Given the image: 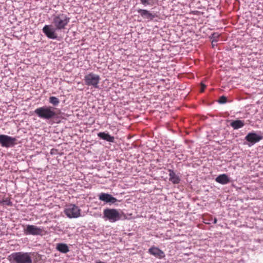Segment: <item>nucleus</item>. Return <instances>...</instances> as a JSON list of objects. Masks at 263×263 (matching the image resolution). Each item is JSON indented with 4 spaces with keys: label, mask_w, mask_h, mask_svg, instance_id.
<instances>
[{
    "label": "nucleus",
    "mask_w": 263,
    "mask_h": 263,
    "mask_svg": "<svg viewBox=\"0 0 263 263\" xmlns=\"http://www.w3.org/2000/svg\"><path fill=\"white\" fill-rule=\"evenodd\" d=\"M263 139V136L258 135L255 132L249 133L245 137V140L249 142V146H252Z\"/></svg>",
    "instance_id": "obj_9"
},
{
    "label": "nucleus",
    "mask_w": 263,
    "mask_h": 263,
    "mask_svg": "<svg viewBox=\"0 0 263 263\" xmlns=\"http://www.w3.org/2000/svg\"><path fill=\"white\" fill-rule=\"evenodd\" d=\"M169 172V180L173 184H178L180 182L179 176L175 174L173 170L168 169Z\"/></svg>",
    "instance_id": "obj_14"
},
{
    "label": "nucleus",
    "mask_w": 263,
    "mask_h": 263,
    "mask_svg": "<svg viewBox=\"0 0 263 263\" xmlns=\"http://www.w3.org/2000/svg\"><path fill=\"white\" fill-rule=\"evenodd\" d=\"M56 249L62 253H67L69 251V248L68 245L64 243H57Z\"/></svg>",
    "instance_id": "obj_16"
},
{
    "label": "nucleus",
    "mask_w": 263,
    "mask_h": 263,
    "mask_svg": "<svg viewBox=\"0 0 263 263\" xmlns=\"http://www.w3.org/2000/svg\"><path fill=\"white\" fill-rule=\"evenodd\" d=\"M137 12L140 16L147 21H152L157 16L156 13H152L150 11L146 9H139Z\"/></svg>",
    "instance_id": "obj_11"
},
{
    "label": "nucleus",
    "mask_w": 263,
    "mask_h": 263,
    "mask_svg": "<svg viewBox=\"0 0 263 263\" xmlns=\"http://www.w3.org/2000/svg\"><path fill=\"white\" fill-rule=\"evenodd\" d=\"M15 138L6 135H0V144L4 147H10L15 144Z\"/></svg>",
    "instance_id": "obj_8"
},
{
    "label": "nucleus",
    "mask_w": 263,
    "mask_h": 263,
    "mask_svg": "<svg viewBox=\"0 0 263 263\" xmlns=\"http://www.w3.org/2000/svg\"><path fill=\"white\" fill-rule=\"evenodd\" d=\"M227 101V98L224 96H221L219 99V100H218V102L220 104H224L225 103H226Z\"/></svg>",
    "instance_id": "obj_22"
},
{
    "label": "nucleus",
    "mask_w": 263,
    "mask_h": 263,
    "mask_svg": "<svg viewBox=\"0 0 263 263\" xmlns=\"http://www.w3.org/2000/svg\"><path fill=\"white\" fill-rule=\"evenodd\" d=\"M216 44V43H213V44H212L213 47H214L215 46Z\"/></svg>",
    "instance_id": "obj_25"
},
{
    "label": "nucleus",
    "mask_w": 263,
    "mask_h": 263,
    "mask_svg": "<svg viewBox=\"0 0 263 263\" xmlns=\"http://www.w3.org/2000/svg\"><path fill=\"white\" fill-rule=\"evenodd\" d=\"M49 103L53 106H57L60 103V100L54 96H51L49 98Z\"/></svg>",
    "instance_id": "obj_18"
},
{
    "label": "nucleus",
    "mask_w": 263,
    "mask_h": 263,
    "mask_svg": "<svg viewBox=\"0 0 263 263\" xmlns=\"http://www.w3.org/2000/svg\"><path fill=\"white\" fill-rule=\"evenodd\" d=\"M245 125L243 121L240 120H236L231 122L230 125L234 129H238L242 127Z\"/></svg>",
    "instance_id": "obj_17"
},
{
    "label": "nucleus",
    "mask_w": 263,
    "mask_h": 263,
    "mask_svg": "<svg viewBox=\"0 0 263 263\" xmlns=\"http://www.w3.org/2000/svg\"><path fill=\"white\" fill-rule=\"evenodd\" d=\"M205 87H206V86L204 84H201V91L203 92L204 91V90Z\"/></svg>",
    "instance_id": "obj_23"
},
{
    "label": "nucleus",
    "mask_w": 263,
    "mask_h": 263,
    "mask_svg": "<svg viewBox=\"0 0 263 263\" xmlns=\"http://www.w3.org/2000/svg\"><path fill=\"white\" fill-rule=\"evenodd\" d=\"M43 232L42 228L34 225L28 224L24 229V233L26 235H42Z\"/></svg>",
    "instance_id": "obj_7"
},
{
    "label": "nucleus",
    "mask_w": 263,
    "mask_h": 263,
    "mask_svg": "<svg viewBox=\"0 0 263 263\" xmlns=\"http://www.w3.org/2000/svg\"><path fill=\"white\" fill-rule=\"evenodd\" d=\"M156 0H140V3L144 7L153 6L155 4Z\"/></svg>",
    "instance_id": "obj_19"
},
{
    "label": "nucleus",
    "mask_w": 263,
    "mask_h": 263,
    "mask_svg": "<svg viewBox=\"0 0 263 263\" xmlns=\"http://www.w3.org/2000/svg\"><path fill=\"white\" fill-rule=\"evenodd\" d=\"M215 181L221 184H227L230 182V178L226 174L218 175L216 178Z\"/></svg>",
    "instance_id": "obj_13"
},
{
    "label": "nucleus",
    "mask_w": 263,
    "mask_h": 263,
    "mask_svg": "<svg viewBox=\"0 0 263 263\" xmlns=\"http://www.w3.org/2000/svg\"><path fill=\"white\" fill-rule=\"evenodd\" d=\"M217 219L216 218H214V219H213V223L215 224L217 223Z\"/></svg>",
    "instance_id": "obj_24"
},
{
    "label": "nucleus",
    "mask_w": 263,
    "mask_h": 263,
    "mask_svg": "<svg viewBox=\"0 0 263 263\" xmlns=\"http://www.w3.org/2000/svg\"><path fill=\"white\" fill-rule=\"evenodd\" d=\"M100 80V76L93 72L86 73L83 79L86 85L92 87L94 88H99V83Z\"/></svg>",
    "instance_id": "obj_5"
},
{
    "label": "nucleus",
    "mask_w": 263,
    "mask_h": 263,
    "mask_svg": "<svg viewBox=\"0 0 263 263\" xmlns=\"http://www.w3.org/2000/svg\"><path fill=\"white\" fill-rule=\"evenodd\" d=\"M1 203L7 205L8 206H12V202L10 201V199L8 198H6L4 199L1 202Z\"/></svg>",
    "instance_id": "obj_21"
},
{
    "label": "nucleus",
    "mask_w": 263,
    "mask_h": 263,
    "mask_svg": "<svg viewBox=\"0 0 263 263\" xmlns=\"http://www.w3.org/2000/svg\"><path fill=\"white\" fill-rule=\"evenodd\" d=\"M103 218L110 222H115L121 219V215L116 209L106 208L103 210Z\"/></svg>",
    "instance_id": "obj_4"
},
{
    "label": "nucleus",
    "mask_w": 263,
    "mask_h": 263,
    "mask_svg": "<svg viewBox=\"0 0 263 263\" xmlns=\"http://www.w3.org/2000/svg\"><path fill=\"white\" fill-rule=\"evenodd\" d=\"M147 252L155 256L156 258L161 259L165 257V254L163 251L160 249L159 248L153 246L151 247L148 250Z\"/></svg>",
    "instance_id": "obj_12"
},
{
    "label": "nucleus",
    "mask_w": 263,
    "mask_h": 263,
    "mask_svg": "<svg viewBox=\"0 0 263 263\" xmlns=\"http://www.w3.org/2000/svg\"><path fill=\"white\" fill-rule=\"evenodd\" d=\"M219 36L220 34L218 32L213 33L210 36V38L212 39V44H213V43H217Z\"/></svg>",
    "instance_id": "obj_20"
},
{
    "label": "nucleus",
    "mask_w": 263,
    "mask_h": 263,
    "mask_svg": "<svg viewBox=\"0 0 263 263\" xmlns=\"http://www.w3.org/2000/svg\"><path fill=\"white\" fill-rule=\"evenodd\" d=\"M31 253L17 252H13L8 257L10 263H32Z\"/></svg>",
    "instance_id": "obj_3"
},
{
    "label": "nucleus",
    "mask_w": 263,
    "mask_h": 263,
    "mask_svg": "<svg viewBox=\"0 0 263 263\" xmlns=\"http://www.w3.org/2000/svg\"><path fill=\"white\" fill-rule=\"evenodd\" d=\"M97 135L100 139L112 143L115 142L114 137L110 135L108 133L100 132L98 133Z\"/></svg>",
    "instance_id": "obj_15"
},
{
    "label": "nucleus",
    "mask_w": 263,
    "mask_h": 263,
    "mask_svg": "<svg viewBox=\"0 0 263 263\" xmlns=\"http://www.w3.org/2000/svg\"><path fill=\"white\" fill-rule=\"evenodd\" d=\"M98 198L100 200L108 203L109 205L115 204L118 201L117 199L113 197L111 195L105 193H100L98 195Z\"/></svg>",
    "instance_id": "obj_10"
},
{
    "label": "nucleus",
    "mask_w": 263,
    "mask_h": 263,
    "mask_svg": "<svg viewBox=\"0 0 263 263\" xmlns=\"http://www.w3.org/2000/svg\"><path fill=\"white\" fill-rule=\"evenodd\" d=\"M81 209L75 204H70L64 210L65 215L69 218H76L81 216Z\"/></svg>",
    "instance_id": "obj_6"
},
{
    "label": "nucleus",
    "mask_w": 263,
    "mask_h": 263,
    "mask_svg": "<svg viewBox=\"0 0 263 263\" xmlns=\"http://www.w3.org/2000/svg\"><path fill=\"white\" fill-rule=\"evenodd\" d=\"M55 108L50 106H43L34 110V114L39 118L46 120L51 121L58 117Z\"/></svg>",
    "instance_id": "obj_2"
},
{
    "label": "nucleus",
    "mask_w": 263,
    "mask_h": 263,
    "mask_svg": "<svg viewBox=\"0 0 263 263\" xmlns=\"http://www.w3.org/2000/svg\"><path fill=\"white\" fill-rule=\"evenodd\" d=\"M51 19L54 27L51 25H46L42 31L48 39L57 40L58 36L56 31L65 29L69 23L70 17L67 14L60 12L52 15Z\"/></svg>",
    "instance_id": "obj_1"
}]
</instances>
